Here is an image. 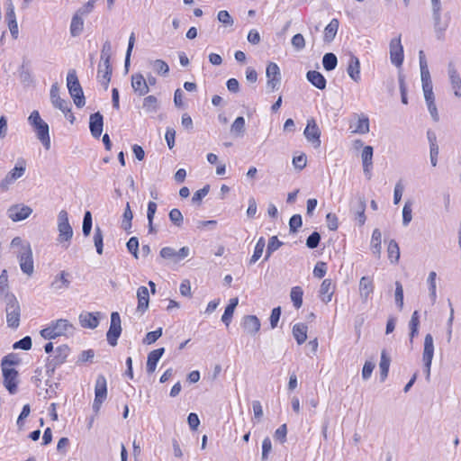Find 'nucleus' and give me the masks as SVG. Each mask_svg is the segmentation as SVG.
I'll use <instances>...</instances> for the list:
<instances>
[{
	"label": "nucleus",
	"mask_w": 461,
	"mask_h": 461,
	"mask_svg": "<svg viewBox=\"0 0 461 461\" xmlns=\"http://www.w3.org/2000/svg\"><path fill=\"white\" fill-rule=\"evenodd\" d=\"M70 274L66 271H61L59 275H57L54 280L50 284L51 289L54 291H60L63 289H68L70 286Z\"/></svg>",
	"instance_id": "24"
},
{
	"label": "nucleus",
	"mask_w": 461,
	"mask_h": 461,
	"mask_svg": "<svg viewBox=\"0 0 461 461\" xmlns=\"http://www.w3.org/2000/svg\"><path fill=\"white\" fill-rule=\"evenodd\" d=\"M84 20L79 14H75L70 23V33L73 37H77L83 32Z\"/></svg>",
	"instance_id": "39"
},
{
	"label": "nucleus",
	"mask_w": 461,
	"mask_h": 461,
	"mask_svg": "<svg viewBox=\"0 0 461 461\" xmlns=\"http://www.w3.org/2000/svg\"><path fill=\"white\" fill-rule=\"evenodd\" d=\"M122 333L121 317L117 312H113L111 314L110 328L106 333L108 343L114 347L118 343V339Z\"/></svg>",
	"instance_id": "8"
},
{
	"label": "nucleus",
	"mask_w": 461,
	"mask_h": 461,
	"mask_svg": "<svg viewBox=\"0 0 461 461\" xmlns=\"http://www.w3.org/2000/svg\"><path fill=\"white\" fill-rule=\"evenodd\" d=\"M6 321L10 328L16 329L20 324L21 309L14 295L6 296Z\"/></svg>",
	"instance_id": "4"
},
{
	"label": "nucleus",
	"mask_w": 461,
	"mask_h": 461,
	"mask_svg": "<svg viewBox=\"0 0 461 461\" xmlns=\"http://www.w3.org/2000/svg\"><path fill=\"white\" fill-rule=\"evenodd\" d=\"M99 312H82L79 315V322L83 328L95 329L99 324Z\"/></svg>",
	"instance_id": "28"
},
{
	"label": "nucleus",
	"mask_w": 461,
	"mask_h": 461,
	"mask_svg": "<svg viewBox=\"0 0 461 461\" xmlns=\"http://www.w3.org/2000/svg\"><path fill=\"white\" fill-rule=\"evenodd\" d=\"M164 352H165V348H159L150 351L148 354L146 370L149 375L153 374L155 372L157 364L159 361V359L161 358V357L163 356Z\"/></svg>",
	"instance_id": "23"
},
{
	"label": "nucleus",
	"mask_w": 461,
	"mask_h": 461,
	"mask_svg": "<svg viewBox=\"0 0 461 461\" xmlns=\"http://www.w3.org/2000/svg\"><path fill=\"white\" fill-rule=\"evenodd\" d=\"M303 295V291L300 286H294L292 288L291 293H290V297L294 303V306L296 309H299L302 307Z\"/></svg>",
	"instance_id": "45"
},
{
	"label": "nucleus",
	"mask_w": 461,
	"mask_h": 461,
	"mask_svg": "<svg viewBox=\"0 0 461 461\" xmlns=\"http://www.w3.org/2000/svg\"><path fill=\"white\" fill-rule=\"evenodd\" d=\"M373 147L366 146L361 153L363 171L367 179H371L372 177L371 170L373 168Z\"/></svg>",
	"instance_id": "20"
},
{
	"label": "nucleus",
	"mask_w": 461,
	"mask_h": 461,
	"mask_svg": "<svg viewBox=\"0 0 461 461\" xmlns=\"http://www.w3.org/2000/svg\"><path fill=\"white\" fill-rule=\"evenodd\" d=\"M142 108L147 113H157L159 109V102L155 95L144 97Z\"/></svg>",
	"instance_id": "38"
},
{
	"label": "nucleus",
	"mask_w": 461,
	"mask_h": 461,
	"mask_svg": "<svg viewBox=\"0 0 461 461\" xmlns=\"http://www.w3.org/2000/svg\"><path fill=\"white\" fill-rule=\"evenodd\" d=\"M441 11H442V5L431 7L434 30H435L437 38L438 40L443 39L444 33L449 24V17H447L446 19H442Z\"/></svg>",
	"instance_id": "9"
},
{
	"label": "nucleus",
	"mask_w": 461,
	"mask_h": 461,
	"mask_svg": "<svg viewBox=\"0 0 461 461\" xmlns=\"http://www.w3.org/2000/svg\"><path fill=\"white\" fill-rule=\"evenodd\" d=\"M36 132L37 138L42 143L46 149L50 148V128L47 122L44 121L33 127Z\"/></svg>",
	"instance_id": "21"
},
{
	"label": "nucleus",
	"mask_w": 461,
	"mask_h": 461,
	"mask_svg": "<svg viewBox=\"0 0 461 461\" xmlns=\"http://www.w3.org/2000/svg\"><path fill=\"white\" fill-rule=\"evenodd\" d=\"M355 132L366 134L369 131V120L367 117L359 118Z\"/></svg>",
	"instance_id": "62"
},
{
	"label": "nucleus",
	"mask_w": 461,
	"mask_h": 461,
	"mask_svg": "<svg viewBox=\"0 0 461 461\" xmlns=\"http://www.w3.org/2000/svg\"><path fill=\"white\" fill-rule=\"evenodd\" d=\"M390 363H391L390 357L387 356V354L384 350H383L382 354H381L380 364H379L381 382H384L388 375Z\"/></svg>",
	"instance_id": "40"
},
{
	"label": "nucleus",
	"mask_w": 461,
	"mask_h": 461,
	"mask_svg": "<svg viewBox=\"0 0 461 461\" xmlns=\"http://www.w3.org/2000/svg\"><path fill=\"white\" fill-rule=\"evenodd\" d=\"M25 169V161H18L15 167L0 182V189L2 191L7 190L10 185H12L13 183H14L15 180L23 176Z\"/></svg>",
	"instance_id": "11"
},
{
	"label": "nucleus",
	"mask_w": 461,
	"mask_h": 461,
	"mask_svg": "<svg viewBox=\"0 0 461 461\" xmlns=\"http://www.w3.org/2000/svg\"><path fill=\"white\" fill-rule=\"evenodd\" d=\"M347 72L355 82L360 80V62L357 57L351 55L349 58Z\"/></svg>",
	"instance_id": "29"
},
{
	"label": "nucleus",
	"mask_w": 461,
	"mask_h": 461,
	"mask_svg": "<svg viewBox=\"0 0 461 461\" xmlns=\"http://www.w3.org/2000/svg\"><path fill=\"white\" fill-rule=\"evenodd\" d=\"M67 86L76 106L82 108L86 104V98L75 69L68 73Z\"/></svg>",
	"instance_id": "2"
},
{
	"label": "nucleus",
	"mask_w": 461,
	"mask_h": 461,
	"mask_svg": "<svg viewBox=\"0 0 461 461\" xmlns=\"http://www.w3.org/2000/svg\"><path fill=\"white\" fill-rule=\"evenodd\" d=\"M412 220L411 203L406 202L402 208V224L407 226Z\"/></svg>",
	"instance_id": "59"
},
{
	"label": "nucleus",
	"mask_w": 461,
	"mask_h": 461,
	"mask_svg": "<svg viewBox=\"0 0 461 461\" xmlns=\"http://www.w3.org/2000/svg\"><path fill=\"white\" fill-rule=\"evenodd\" d=\"M303 134L306 140L315 148L321 146V131L314 119L312 118L307 121Z\"/></svg>",
	"instance_id": "15"
},
{
	"label": "nucleus",
	"mask_w": 461,
	"mask_h": 461,
	"mask_svg": "<svg viewBox=\"0 0 461 461\" xmlns=\"http://www.w3.org/2000/svg\"><path fill=\"white\" fill-rule=\"evenodd\" d=\"M230 131L236 136H243L245 131V119L239 116L235 119L230 127Z\"/></svg>",
	"instance_id": "49"
},
{
	"label": "nucleus",
	"mask_w": 461,
	"mask_h": 461,
	"mask_svg": "<svg viewBox=\"0 0 461 461\" xmlns=\"http://www.w3.org/2000/svg\"><path fill=\"white\" fill-rule=\"evenodd\" d=\"M58 230L59 242L69 241L73 236V230L68 221L67 211L61 210L58 215Z\"/></svg>",
	"instance_id": "7"
},
{
	"label": "nucleus",
	"mask_w": 461,
	"mask_h": 461,
	"mask_svg": "<svg viewBox=\"0 0 461 461\" xmlns=\"http://www.w3.org/2000/svg\"><path fill=\"white\" fill-rule=\"evenodd\" d=\"M307 80L320 90L326 88L327 81L323 75L316 70H310L306 74Z\"/></svg>",
	"instance_id": "31"
},
{
	"label": "nucleus",
	"mask_w": 461,
	"mask_h": 461,
	"mask_svg": "<svg viewBox=\"0 0 461 461\" xmlns=\"http://www.w3.org/2000/svg\"><path fill=\"white\" fill-rule=\"evenodd\" d=\"M131 87L134 93L139 96H144L149 92L146 78L140 73H136L131 76Z\"/></svg>",
	"instance_id": "17"
},
{
	"label": "nucleus",
	"mask_w": 461,
	"mask_h": 461,
	"mask_svg": "<svg viewBox=\"0 0 461 461\" xmlns=\"http://www.w3.org/2000/svg\"><path fill=\"white\" fill-rule=\"evenodd\" d=\"M366 199L360 194L357 195L356 202L353 201L350 204V212L355 215V220L357 221L359 226H363L366 222Z\"/></svg>",
	"instance_id": "13"
},
{
	"label": "nucleus",
	"mask_w": 461,
	"mask_h": 461,
	"mask_svg": "<svg viewBox=\"0 0 461 461\" xmlns=\"http://www.w3.org/2000/svg\"><path fill=\"white\" fill-rule=\"evenodd\" d=\"M103 240H104L103 231L100 229V227L96 226L95 229V233H94V243H95L96 252L98 255L103 254V249H104Z\"/></svg>",
	"instance_id": "52"
},
{
	"label": "nucleus",
	"mask_w": 461,
	"mask_h": 461,
	"mask_svg": "<svg viewBox=\"0 0 461 461\" xmlns=\"http://www.w3.org/2000/svg\"><path fill=\"white\" fill-rule=\"evenodd\" d=\"M133 218V213L131 210L130 203H126V207L124 209L123 214H122V228L128 231L131 228V221Z\"/></svg>",
	"instance_id": "46"
},
{
	"label": "nucleus",
	"mask_w": 461,
	"mask_h": 461,
	"mask_svg": "<svg viewBox=\"0 0 461 461\" xmlns=\"http://www.w3.org/2000/svg\"><path fill=\"white\" fill-rule=\"evenodd\" d=\"M282 245L283 242L280 241L276 236L271 237L268 240L264 260H267L270 258L271 254L277 250Z\"/></svg>",
	"instance_id": "50"
},
{
	"label": "nucleus",
	"mask_w": 461,
	"mask_h": 461,
	"mask_svg": "<svg viewBox=\"0 0 461 461\" xmlns=\"http://www.w3.org/2000/svg\"><path fill=\"white\" fill-rule=\"evenodd\" d=\"M32 212V209L27 205H14L8 209V216L14 221L27 219Z\"/></svg>",
	"instance_id": "18"
},
{
	"label": "nucleus",
	"mask_w": 461,
	"mask_h": 461,
	"mask_svg": "<svg viewBox=\"0 0 461 461\" xmlns=\"http://www.w3.org/2000/svg\"><path fill=\"white\" fill-rule=\"evenodd\" d=\"M128 251L137 259L139 258V240L131 237L126 243Z\"/></svg>",
	"instance_id": "55"
},
{
	"label": "nucleus",
	"mask_w": 461,
	"mask_h": 461,
	"mask_svg": "<svg viewBox=\"0 0 461 461\" xmlns=\"http://www.w3.org/2000/svg\"><path fill=\"white\" fill-rule=\"evenodd\" d=\"M334 290L330 279H324L320 287V297L325 303L331 301Z\"/></svg>",
	"instance_id": "33"
},
{
	"label": "nucleus",
	"mask_w": 461,
	"mask_h": 461,
	"mask_svg": "<svg viewBox=\"0 0 461 461\" xmlns=\"http://www.w3.org/2000/svg\"><path fill=\"white\" fill-rule=\"evenodd\" d=\"M159 254L165 259H171L176 263L178 262L176 250L171 247L162 248Z\"/></svg>",
	"instance_id": "57"
},
{
	"label": "nucleus",
	"mask_w": 461,
	"mask_h": 461,
	"mask_svg": "<svg viewBox=\"0 0 461 461\" xmlns=\"http://www.w3.org/2000/svg\"><path fill=\"white\" fill-rule=\"evenodd\" d=\"M74 330L73 325L65 319H59L52 322L49 327L41 330V335L45 339H54L57 337L67 336L72 333Z\"/></svg>",
	"instance_id": "1"
},
{
	"label": "nucleus",
	"mask_w": 461,
	"mask_h": 461,
	"mask_svg": "<svg viewBox=\"0 0 461 461\" xmlns=\"http://www.w3.org/2000/svg\"><path fill=\"white\" fill-rule=\"evenodd\" d=\"M395 303L398 309L401 311L403 308V288L399 281L395 282V292H394Z\"/></svg>",
	"instance_id": "54"
},
{
	"label": "nucleus",
	"mask_w": 461,
	"mask_h": 461,
	"mask_svg": "<svg viewBox=\"0 0 461 461\" xmlns=\"http://www.w3.org/2000/svg\"><path fill=\"white\" fill-rule=\"evenodd\" d=\"M112 55V45L109 41H105L103 44L102 50H101V62L104 63H110Z\"/></svg>",
	"instance_id": "56"
},
{
	"label": "nucleus",
	"mask_w": 461,
	"mask_h": 461,
	"mask_svg": "<svg viewBox=\"0 0 461 461\" xmlns=\"http://www.w3.org/2000/svg\"><path fill=\"white\" fill-rule=\"evenodd\" d=\"M217 19L220 23H223L226 26H231L234 23V21L228 11L221 10L218 13Z\"/></svg>",
	"instance_id": "64"
},
{
	"label": "nucleus",
	"mask_w": 461,
	"mask_h": 461,
	"mask_svg": "<svg viewBox=\"0 0 461 461\" xmlns=\"http://www.w3.org/2000/svg\"><path fill=\"white\" fill-rule=\"evenodd\" d=\"M17 258L23 273L31 276L34 271V264L30 243L26 242V245L22 246V249H19Z\"/></svg>",
	"instance_id": "6"
},
{
	"label": "nucleus",
	"mask_w": 461,
	"mask_h": 461,
	"mask_svg": "<svg viewBox=\"0 0 461 461\" xmlns=\"http://www.w3.org/2000/svg\"><path fill=\"white\" fill-rule=\"evenodd\" d=\"M104 127V117L99 113L96 112L90 115L89 118V129L91 131V134L94 138L98 139L103 131Z\"/></svg>",
	"instance_id": "22"
},
{
	"label": "nucleus",
	"mask_w": 461,
	"mask_h": 461,
	"mask_svg": "<svg viewBox=\"0 0 461 461\" xmlns=\"http://www.w3.org/2000/svg\"><path fill=\"white\" fill-rule=\"evenodd\" d=\"M150 66L153 68V70L160 76L165 77L169 72L168 65L162 59H155L150 61Z\"/></svg>",
	"instance_id": "43"
},
{
	"label": "nucleus",
	"mask_w": 461,
	"mask_h": 461,
	"mask_svg": "<svg viewBox=\"0 0 461 461\" xmlns=\"http://www.w3.org/2000/svg\"><path fill=\"white\" fill-rule=\"evenodd\" d=\"M19 78L20 81L26 86H30L33 83L32 74L30 68L25 65H22L19 68Z\"/></svg>",
	"instance_id": "48"
},
{
	"label": "nucleus",
	"mask_w": 461,
	"mask_h": 461,
	"mask_svg": "<svg viewBox=\"0 0 461 461\" xmlns=\"http://www.w3.org/2000/svg\"><path fill=\"white\" fill-rule=\"evenodd\" d=\"M50 95L52 105L55 108L60 110L68 117L70 122H73L75 117L71 113V104L69 101L62 99L59 96V87L58 83H55L51 86Z\"/></svg>",
	"instance_id": "3"
},
{
	"label": "nucleus",
	"mask_w": 461,
	"mask_h": 461,
	"mask_svg": "<svg viewBox=\"0 0 461 461\" xmlns=\"http://www.w3.org/2000/svg\"><path fill=\"white\" fill-rule=\"evenodd\" d=\"M137 312L140 313H144L148 308L149 303V290L146 286H140L137 290Z\"/></svg>",
	"instance_id": "27"
},
{
	"label": "nucleus",
	"mask_w": 461,
	"mask_h": 461,
	"mask_svg": "<svg viewBox=\"0 0 461 461\" xmlns=\"http://www.w3.org/2000/svg\"><path fill=\"white\" fill-rule=\"evenodd\" d=\"M112 71L111 63L107 65V63L101 62L98 66V78L105 89H107L111 81Z\"/></svg>",
	"instance_id": "30"
},
{
	"label": "nucleus",
	"mask_w": 461,
	"mask_h": 461,
	"mask_svg": "<svg viewBox=\"0 0 461 461\" xmlns=\"http://www.w3.org/2000/svg\"><path fill=\"white\" fill-rule=\"evenodd\" d=\"M169 219L172 221L173 224H175L177 227H180L183 224V215L182 212L178 209H172L169 212Z\"/></svg>",
	"instance_id": "61"
},
{
	"label": "nucleus",
	"mask_w": 461,
	"mask_h": 461,
	"mask_svg": "<svg viewBox=\"0 0 461 461\" xmlns=\"http://www.w3.org/2000/svg\"><path fill=\"white\" fill-rule=\"evenodd\" d=\"M266 246V241L263 237H260L255 246L254 253L250 258V264L256 263L262 256L264 249Z\"/></svg>",
	"instance_id": "51"
},
{
	"label": "nucleus",
	"mask_w": 461,
	"mask_h": 461,
	"mask_svg": "<svg viewBox=\"0 0 461 461\" xmlns=\"http://www.w3.org/2000/svg\"><path fill=\"white\" fill-rule=\"evenodd\" d=\"M69 353V348L67 345H61L56 348L53 356H50L46 363V373L51 376L56 368L63 364Z\"/></svg>",
	"instance_id": "5"
},
{
	"label": "nucleus",
	"mask_w": 461,
	"mask_h": 461,
	"mask_svg": "<svg viewBox=\"0 0 461 461\" xmlns=\"http://www.w3.org/2000/svg\"><path fill=\"white\" fill-rule=\"evenodd\" d=\"M339 20L334 18L332 19L330 23L325 27L324 29V35H323V41L325 42H330L334 40L338 29H339Z\"/></svg>",
	"instance_id": "36"
},
{
	"label": "nucleus",
	"mask_w": 461,
	"mask_h": 461,
	"mask_svg": "<svg viewBox=\"0 0 461 461\" xmlns=\"http://www.w3.org/2000/svg\"><path fill=\"white\" fill-rule=\"evenodd\" d=\"M434 356V344L433 337L431 334H427L424 339V348L422 354V361H432Z\"/></svg>",
	"instance_id": "34"
},
{
	"label": "nucleus",
	"mask_w": 461,
	"mask_h": 461,
	"mask_svg": "<svg viewBox=\"0 0 461 461\" xmlns=\"http://www.w3.org/2000/svg\"><path fill=\"white\" fill-rule=\"evenodd\" d=\"M419 63L423 92L427 90H433V84L431 81L428 62L423 50L419 51Z\"/></svg>",
	"instance_id": "12"
},
{
	"label": "nucleus",
	"mask_w": 461,
	"mask_h": 461,
	"mask_svg": "<svg viewBox=\"0 0 461 461\" xmlns=\"http://www.w3.org/2000/svg\"><path fill=\"white\" fill-rule=\"evenodd\" d=\"M13 348L14 349H23V350H29L32 348V339L30 336H25L22 339L16 341Z\"/></svg>",
	"instance_id": "63"
},
{
	"label": "nucleus",
	"mask_w": 461,
	"mask_h": 461,
	"mask_svg": "<svg viewBox=\"0 0 461 461\" xmlns=\"http://www.w3.org/2000/svg\"><path fill=\"white\" fill-rule=\"evenodd\" d=\"M266 76L267 77V86L274 92L277 90L281 85V72L280 68L275 62H270L266 70Z\"/></svg>",
	"instance_id": "10"
},
{
	"label": "nucleus",
	"mask_w": 461,
	"mask_h": 461,
	"mask_svg": "<svg viewBox=\"0 0 461 461\" xmlns=\"http://www.w3.org/2000/svg\"><path fill=\"white\" fill-rule=\"evenodd\" d=\"M4 385L11 394L17 392L18 371L14 368H3Z\"/></svg>",
	"instance_id": "16"
},
{
	"label": "nucleus",
	"mask_w": 461,
	"mask_h": 461,
	"mask_svg": "<svg viewBox=\"0 0 461 461\" xmlns=\"http://www.w3.org/2000/svg\"><path fill=\"white\" fill-rule=\"evenodd\" d=\"M382 233L379 229H375L371 239V249L374 254L380 255Z\"/></svg>",
	"instance_id": "42"
},
{
	"label": "nucleus",
	"mask_w": 461,
	"mask_h": 461,
	"mask_svg": "<svg viewBox=\"0 0 461 461\" xmlns=\"http://www.w3.org/2000/svg\"><path fill=\"white\" fill-rule=\"evenodd\" d=\"M162 336V328H158L154 331H149L146 334L143 343L150 345L156 342Z\"/></svg>",
	"instance_id": "60"
},
{
	"label": "nucleus",
	"mask_w": 461,
	"mask_h": 461,
	"mask_svg": "<svg viewBox=\"0 0 461 461\" xmlns=\"http://www.w3.org/2000/svg\"><path fill=\"white\" fill-rule=\"evenodd\" d=\"M388 258L392 263H397L400 258V249L398 243L394 240H391L388 244Z\"/></svg>",
	"instance_id": "44"
},
{
	"label": "nucleus",
	"mask_w": 461,
	"mask_h": 461,
	"mask_svg": "<svg viewBox=\"0 0 461 461\" xmlns=\"http://www.w3.org/2000/svg\"><path fill=\"white\" fill-rule=\"evenodd\" d=\"M437 273L435 271H431L429 274L427 282L429 284V297L432 303L436 302L437 299V285H436Z\"/></svg>",
	"instance_id": "47"
},
{
	"label": "nucleus",
	"mask_w": 461,
	"mask_h": 461,
	"mask_svg": "<svg viewBox=\"0 0 461 461\" xmlns=\"http://www.w3.org/2000/svg\"><path fill=\"white\" fill-rule=\"evenodd\" d=\"M419 327H420V314L418 311H414L411 320L409 321L410 328V343L412 345L413 339L419 334Z\"/></svg>",
	"instance_id": "37"
},
{
	"label": "nucleus",
	"mask_w": 461,
	"mask_h": 461,
	"mask_svg": "<svg viewBox=\"0 0 461 461\" xmlns=\"http://www.w3.org/2000/svg\"><path fill=\"white\" fill-rule=\"evenodd\" d=\"M107 396V383L103 375L97 376L95 387V398L104 401Z\"/></svg>",
	"instance_id": "32"
},
{
	"label": "nucleus",
	"mask_w": 461,
	"mask_h": 461,
	"mask_svg": "<svg viewBox=\"0 0 461 461\" xmlns=\"http://www.w3.org/2000/svg\"><path fill=\"white\" fill-rule=\"evenodd\" d=\"M308 327L304 323H296L293 327V335L299 345L307 339Z\"/></svg>",
	"instance_id": "35"
},
{
	"label": "nucleus",
	"mask_w": 461,
	"mask_h": 461,
	"mask_svg": "<svg viewBox=\"0 0 461 461\" xmlns=\"http://www.w3.org/2000/svg\"><path fill=\"white\" fill-rule=\"evenodd\" d=\"M303 221L302 216L300 214L293 215L289 220V230L291 233H295L298 231L299 228L302 227Z\"/></svg>",
	"instance_id": "58"
},
{
	"label": "nucleus",
	"mask_w": 461,
	"mask_h": 461,
	"mask_svg": "<svg viewBox=\"0 0 461 461\" xmlns=\"http://www.w3.org/2000/svg\"><path fill=\"white\" fill-rule=\"evenodd\" d=\"M403 47L401 43V37L393 38L390 41V59L396 66L401 67L403 62Z\"/></svg>",
	"instance_id": "14"
},
{
	"label": "nucleus",
	"mask_w": 461,
	"mask_h": 461,
	"mask_svg": "<svg viewBox=\"0 0 461 461\" xmlns=\"http://www.w3.org/2000/svg\"><path fill=\"white\" fill-rule=\"evenodd\" d=\"M447 74L449 81L454 90V95L457 97L461 96V77L457 72L453 62H449L447 65Z\"/></svg>",
	"instance_id": "19"
},
{
	"label": "nucleus",
	"mask_w": 461,
	"mask_h": 461,
	"mask_svg": "<svg viewBox=\"0 0 461 461\" xmlns=\"http://www.w3.org/2000/svg\"><path fill=\"white\" fill-rule=\"evenodd\" d=\"M92 224H93L92 214L89 211H86L84 214L83 225H82V231H83V234L85 237H87L90 235L91 230H92Z\"/></svg>",
	"instance_id": "53"
},
{
	"label": "nucleus",
	"mask_w": 461,
	"mask_h": 461,
	"mask_svg": "<svg viewBox=\"0 0 461 461\" xmlns=\"http://www.w3.org/2000/svg\"><path fill=\"white\" fill-rule=\"evenodd\" d=\"M374 291L373 280L369 276H363L359 281V294L363 303H366Z\"/></svg>",
	"instance_id": "26"
},
{
	"label": "nucleus",
	"mask_w": 461,
	"mask_h": 461,
	"mask_svg": "<svg viewBox=\"0 0 461 461\" xmlns=\"http://www.w3.org/2000/svg\"><path fill=\"white\" fill-rule=\"evenodd\" d=\"M338 59L334 53L328 52L322 58V66L325 70L331 71L336 68Z\"/></svg>",
	"instance_id": "41"
},
{
	"label": "nucleus",
	"mask_w": 461,
	"mask_h": 461,
	"mask_svg": "<svg viewBox=\"0 0 461 461\" xmlns=\"http://www.w3.org/2000/svg\"><path fill=\"white\" fill-rule=\"evenodd\" d=\"M242 326L246 332L256 335L260 330L259 319L255 315H246L242 321Z\"/></svg>",
	"instance_id": "25"
}]
</instances>
